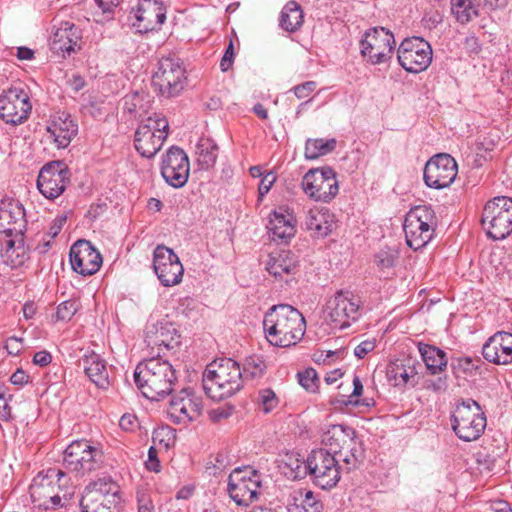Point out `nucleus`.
<instances>
[{
  "instance_id": "16",
  "label": "nucleus",
  "mask_w": 512,
  "mask_h": 512,
  "mask_svg": "<svg viewBox=\"0 0 512 512\" xmlns=\"http://www.w3.org/2000/svg\"><path fill=\"white\" fill-rule=\"evenodd\" d=\"M304 193L315 201L329 202L338 193L336 174L330 167L310 169L302 179Z\"/></svg>"
},
{
  "instance_id": "32",
  "label": "nucleus",
  "mask_w": 512,
  "mask_h": 512,
  "mask_svg": "<svg viewBox=\"0 0 512 512\" xmlns=\"http://www.w3.org/2000/svg\"><path fill=\"white\" fill-rule=\"evenodd\" d=\"M24 216V209L18 201L2 202L0 207V239L12 234H23Z\"/></svg>"
},
{
  "instance_id": "31",
  "label": "nucleus",
  "mask_w": 512,
  "mask_h": 512,
  "mask_svg": "<svg viewBox=\"0 0 512 512\" xmlns=\"http://www.w3.org/2000/svg\"><path fill=\"white\" fill-rule=\"evenodd\" d=\"M57 148H66L78 133V125L71 115L61 112L54 115L46 128Z\"/></svg>"
},
{
  "instance_id": "46",
  "label": "nucleus",
  "mask_w": 512,
  "mask_h": 512,
  "mask_svg": "<svg viewBox=\"0 0 512 512\" xmlns=\"http://www.w3.org/2000/svg\"><path fill=\"white\" fill-rule=\"evenodd\" d=\"M266 369L264 360L259 356H251L245 359L243 363L242 382L244 380H254L261 378Z\"/></svg>"
},
{
  "instance_id": "6",
  "label": "nucleus",
  "mask_w": 512,
  "mask_h": 512,
  "mask_svg": "<svg viewBox=\"0 0 512 512\" xmlns=\"http://www.w3.org/2000/svg\"><path fill=\"white\" fill-rule=\"evenodd\" d=\"M451 424L461 440L470 442L483 434L487 420L481 406L476 401L467 399L456 405Z\"/></svg>"
},
{
  "instance_id": "33",
  "label": "nucleus",
  "mask_w": 512,
  "mask_h": 512,
  "mask_svg": "<svg viewBox=\"0 0 512 512\" xmlns=\"http://www.w3.org/2000/svg\"><path fill=\"white\" fill-rule=\"evenodd\" d=\"M80 365L87 377L100 389H107L110 385V379L106 361L94 351L86 352Z\"/></svg>"
},
{
  "instance_id": "19",
  "label": "nucleus",
  "mask_w": 512,
  "mask_h": 512,
  "mask_svg": "<svg viewBox=\"0 0 512 512\" xmlns=\"http://www.w3.org/2000/svg\"><path fill=\"white\" fill-rule=\"evenodd\" d=\"M202 398L190 389H182L171 397L167 414L175 424L186 425L202 415Z\"/></svg>"
},
{
  "instance_id": "58",
  "label": "nucleus",
  "mask_w": 512,
  "mask_h": 512,
  "mask_svg": "<svg viewBox=\"0 0 512 512\" xmlns=\"http://www.w3.org/2000/svg\"><path fill=\"white\" fill-rule=\"evenodd\" d=\"M376 347V340L375 339H367L362 342H360L354 349V355L359 358L363 359L368 353L373 351Z\"/></svg>"
},
{
  "instance_id": "40",
  "label": "nucleus",
  "mask_w": 512,
  "mask_h": 512,
  "mask_svg": "<svg viewBox=\"0 0 512 512\" xmlns=\"http://www.w3.org/2000/svg\"><path fill=\"white\" fill-rule=\"evenodd\" d=\"M334 455L339 464L342 462V470L349 472L355 469L362 461L363 449L361 442L355 435L351 439L349 446L344 445L343 448L338 450Z\"/></svg>"
},
{
  "instance_id": "36",
  "label": "nucleus",
  "mask_w": 512,
  "mask_h": 512,
  "mask_svg": "<svg viewBox=\"0 0 512 512\" xmlns=\"http://www.w3.org/2000/svg\"><path fill=\"white\" fill-rule=\"evenodd\" d=\"M356 435L353 428L341 424L330 425L321 435L322 448L318 450H326L335 454L342 449L344 445L349 446L351 439Z\"/></svg>"
},
{
  "instance_id": "61",
  "label": "nucleus",
  "mask_w": 512,
  "mask_h": 512,
  "mask_svg": "<svg viewBox=\"0 0 512 512\" xmlns=\"http://www.w3.org/2000/svg\"><path fill=\"white\" fill-rule=\"evenodd\" d=\"M22 339L12 336L7 339L5 348L7 349L8 353L11 355H17L21 349H22Z\"/></svg>"
},
{
  "instance_id": "35",
  "label": "nucleus",
  "mask_w": 512,
  "mask_h": 512,
  "mask_svg": "<svg viewBox=\"0 0 512 512\" xmlns=\"http://www.w3.org/2000/svg\"><path fill=\"white\" fill-rule=\"evenodd\" d=\"M305 226L314 237L324 238L336 228L335 216L326 208H312L307 213Z\"/></svg>"
},
{
  "instance_id": "29",
  "label": "nucleus",
  "mask_w": 512,
  "mask_h": 512,
  "mask_svg": "<svg viewBox=\"0 0 512 512\" xmlns=\"http://www.w3.org/2000/svg\"><path fill=\"white\" fill-rule=\"evenodd\" d=\"M81 38L79 27L69 21L61 22L53 33L50 48L53 53L65 58L75 51Z\"/></svg>"
},
{
  "instance_id": "60",
  "label": "nucleus",
  "mask_w": 512,
  "mask_h": 512,
  "mask_svg": "<svg viewBox=\"0 0 512 512\" xmlns=\"http://www.w3.org/2000/svg\"><path fill=\"white\" fill-rule=\"evenodd\" d=\"M157 450L151 446L148 450V459L146 461V467L149 471L159 472L161 470V464L157 457Z\"/></svg>"
},
{
  "instance_id": "15",
  "label": "nucleus",
  "mask_w": 512,
  "mask_h": 512,
  "mask_svg": "<svg viewBox=\"0 0 512 512\" xmlns=\"http://www.w3.org/2000/svg\"><path fill=\"white\" fill-rule=\"evenodd\" d=\"M432 56L431 45L421 37L404 39L397 50L400 66L410 73L426 70L432 62Z\"/></svg>"
},
{
  "instance_id": "62",
  "label": "nucleus",
  "mask_w": 512,
  "mask_h": 512,
  "mask_svg": "<svg viewBox=\"0 0 512 512\" xmlns=\"http://www.w3.org/2000/svg\"><path fill=\"white\" fill-rule=\"evenodd\" d=\"M51 361H52V356L46 350L38 351L33 356V363L35 365H38L41 367H45V366L49 365L51 363Z\"/></svg>"
},
{
  "instance_id": "56",
  "label": "nucleus",
  "mask_w": 512,
  "mask_h": 512,
  "mask_svg": "<svg viewBox=\"0 0 512 512\" xmlns=\"http://www.w3.org/2000/svg\"><path fill=\"white\" fill-rule=\"evenodd\" d=\"M317 87L315 81H307L293 87V92L298 99L308 97Z\"/></svg>"
},
{
  "instance_id": "28",
  "label": "nucleus",
  "mask_w": 512,
  "mask_h": 512,
  "mask_svg": "<svg viewBox=\"0 0 512 512\" xmlns=\"http://www.w3.org/2000/svg\"><path fill=\"white\" fill-rule=\"evenodd\" d=\"M265 268L275 279L289 283L299 272L300 264L298 257L294 253L280 250L269 254Z\"/></svg>"
},
{
  "instance_id": "21",
  "label": "nucleus",
  "mask_w": 512,
  "mask_h": 512,
  "mask_svg": "<svg viewBox=\"0 0 512 512\" xmlns=\"http://www.w3.org/2000/svg\"><path fill=\"white\" fill-rule=\"evenodd\" d=\"M457 163L449 154H437L430 158L424 167L425 184L434 189L450 186L457 176Z\"/></svg>"
},
{
  "instance_id": "41",
  "label": "nucleus",
  "mask_w": 512,
  "mask_h": 512,
  "mask_svg": "<svg viewBox=\"0 0 512 512\" xmlns=\"http://www.w3.org/2000/svg\"><path fill=\"white\" fill-rule=\"evenodd\" d=\"M419 352L431 374L440 373L446 368L447 357L443 350L429 344H420Z\"/></svg>"
},
{
  "instance_id": "39",
  "label": "nucleus",
  "mask_w": 512,
  "mask_h": 512,
  "mask_svg": "<svg viewBox=\"0 0 512 512\" xmlns=\"http://www.w3.org/2000/svg\"><path fill=\"white\" fill-rule=\"evenodd\" d=\"M280 468L288 478H304L308 474V458L305 460L299 453L287 452L280 460Z\"/></svg>"
},
{
  "instance_id": "42",
  "label": "nucleus",
  "mask_w": 512,
  "mask_h": 512,
  "mask_svg": "<svg viewBox=\"0 0 512 512\" xmlns=\"http://www.w3.org/2000/svg\"><path fill=\"white\" fill-rule=\"evenodd\" d=\"M280 26L288 31L294 32L303 24V11L299 4L294 1L288 2L280 13Z\"/></svg>"
},
{
  "instance_id": "55",
  "label": "nucleus",
  "mask_w": 512,
  "mask_h": 512,
  "mask_svg": "<svg viewBox=\"0 0 512 512\" xmlns=\"http://www.w3.org/2000/svg\"><path fill=\"white\" fill-rule=\"evenodd\" d=\"M362 393H363L362 382H361L360 378L355 375L353 377V391L349 395L348 399L345 401V404L346 405L351 404V405H354V406H359L360 405V400H358L356 398L361 396Z\"/></svg>"
},
{
  "instance_id": "50",
  "label": "nucleus",
  "mask_w": 512,
  "mask_h": 512,
  "mask_svg": "<svg viewBox=\"0 0 512 512\" xmlns=\"http://www.w3.org/2000/svg\"><path fill=\"white\" fill-rule=\"evenodd\" d=\"M299 384L309 392H315L318 387L317 372L313 368H307L297 374Z\"/></svg>"
},
{
  "instance_id": "12",
  "label": "nucleus",
  "mask_w": 512,
  "mask_h": 512,
  "mask_svg": "<svg viewBox=\"0 0 512 512\" xmlns=\"http://www.w3.org/2000/svg\"><path fill=\"white\" fill-rule=\"evenodd\" d=\"M341 471L342 467L332 452L314 449L308 455V474L321 489L335 487L341 478Z\"/></svg>"
},
{
  "instance_id": "44",
  "label": "nucleus",
  "mask_w": 512,
  "mask_h": 512,
  "mask_svg": "<svg viewBox=\"0 0 512 512\" xmlns=\"http://www.w3.org/2000/svg\"><path fill=\"white\" fill-rule=\"evenodd\" d=\"M451 11L456 20L462 24L478 16V7L474 0H451Z\"/></svg>"
},
{
  "instance_id": "13",
  "label": "nucleus",
  "mask_w": 512,
  "mask_h": 512,
  "mask_svg": "<svg viewBox=\"0 0 512 512\" xmlns=\"http://www.w3.org/2000/svg\"><path fill=\"white\" fill-rule=\"evenodd\" d=\"M169 123L166 118L155 115L140 124L135 132V149L142 157H153L168 136Z\"/></svg>"
},
{
  "instance_id": "26",
  "label": "nucleus",
  "mask_w": 512,
  "mask_h": 512,
  "mask_svg": "<svg viewBox=\"0 0 512 512\" xmlns=\"http://www.w3.org/2000/svg\"><path fill=\"white\" fill-rule=\"evenodd\" d=\"M145 342L152 349L173 350L180 344V334L169 320H151L146 326Z\"/></svg>"
},
{
  "instance_id": "52",
  "label": "nucleus",
  "mask_w": 512,
  "mask_h": 512,
  "mask_svg": "<svg viewBox=\"0 0 512 512\" xmlns=\"http://www.w3.org/2000/svg\"><path fill=\"white\" fill-rule=\"evenodd\" d=\"M275 181L276 175L273 172H268L261 178L258 186L259 201H261L263 197L270 191Z\"/></svg>"
},
{
  "instance_id": "20",
  "label": "nucleus",
  "mask_w": 512,
  "mask_h": 512,
  "mask_svg": "<svg viewBox=\"0 0 512 512\" xmlns=\"http://www.w3.org/2000/svg\"><path fill=\"white\" fill-rule=\"evenodd\" d=\"M70 180V173L61 161H52L45 164L37 178V188L47 199L58 198L66 189Z\"/></svg>"
},
{
  "instance_id": "49",
  "label": "nucleus",
  "mask_w": 512,
  "mask_h": 512,
  "mask_svg": "<svg viewBox=\"0 0 512 512\" xmlns=\"http://www.w3.org/2000/svg\"><path fill=\"white\" fill-rule=\"evenodd\" d=\"M279 404V399L276 396L275 392L270 389H262L258 394V405L259 409L264 413H270L273 409H275Z\"/></svg>"
},
{
  "instance_id": "57",
  "label": "nucleus",
  "mask_w": 512,
  "mask_h": 512,
  "mask_svg": "<svg viewBox=\"0 0 512 512\" xmlns=\"http://www.w3.org/2000/svg\"><path fill=\"white\" fill-rule=\"evenodd\" d=\"M211 463L213 464V474L220 473L224 471L227 466L230 464V459L227 453L225 452H218L215 456H213V460H211Z\"/></svg>"
},
{
  "instance_id": "47",
  "label": "nucleus",
  "mask_w": 512,
  "mask_h": 512,
  "mask_svg": "<svg viewBox=\"0 0 512 512\" xmlns=\"http://www.w3.org/2000/svg\"><path fill=\"white\" fill-rule=\"evenodd\" d=\"M479 363V359H473L470 357H459L452 361L451 367L454 375L457 378H466L475 375L476 371L479 368Z\"/></svg>"
},
{
  "instance_id": "18",
  "label": "nucleus",
  "mask_w": 512,
  "mask_h": 512,
  "mask_svg": "<svg viewBox=\"0 0 512 512\" xmlns=\"http://www.w3.org/2000/svg\"><path fill=\"white\" fill-rule=\"evenodd\" d=\"M153 269L164 287H173L181 283L184 267L178 255L164 245H158L153 252Z\"/></svg>"
},
{
  "instance_id": "14",
  "label": "nucleus",
  "mask_w": 512,
  "mask_h": 512,
  "mask_svg": "<svg viewBox=\"0 0 512 512\" xmlns=\"http://www.w3.org/2000/svg\"><path fill=\"white\" fill-rule=\"evenodd\" d=\"M394 35L384 27L368 29L360 41L361 55L372 65L387 63L393 54Z\"/></svg>"
},
{
  "instance_id": "23",
  "label": "nucleus",
  "mask_w": 512,
  "mask_h": 512,
  "mask_svg": "<svg viewBox=\"0 0 512 512\" xmlns=\"http://www.w3.org/2000/svg\"><path fill=\"white\" fill-rule=\"evenodd\" d=\"M161 174L166 183L174 188H181L187 183L190 163L184 150L171 147L167 151L162 160Z\"/></svg>"
},
{
  "instance_id": "45",
  "label": "nucleus",
  "mask_w": 512,
  "mask_h": 512,
  "mask_svg": "<svg viewBox=\"0 0 512 512\" xmlns=\"http://www.w3.org/2000/svg\"><path fill=\"white\" fill-rule=\"evenodd\" d=\"M336 147V140L331 139H308L305 145V157L315 160L332 152Z\"/></svg>"
},
{
  "instance_id": "24",
  "label": "nucleus",
  "mask_w": 512,
  "mask_h": 512,
  "mask_svg": "<svg viewBox=\"0 0 512 512\" xmlns=\"http://www.w3.org/2000/svg\"><path fill=\"white\" fill-rule=\"evenodd\" d=\"M132 25L139 33L157 31L166 20V7L158 0H140L136 10L131 12Z\"/></svg>"
},
{
  "instance_id": "10",
  "label": "nucleus",
  "mask_w": 512,
  "mask_h": 512,
  "mask_svg": "<svg viewBox=\"0 0 512 512\" xmlns=\"http://www.w3.org/2000/svg\"><path fill=\"white\" fill-rule=\"evenodd\" d=\"M63 454L64 466L81 474L99 469L104 461L102 449L86 439L71 442Z\"/></svg>"
},
{
  "instance_id": "22",
  "label": "nucleus",
  "mask_w": 512,
  "mask_h": 512,
  "mask_svg": "<svg viewBox=\"0 0 512 512\" xmlns=\"http://www.w3.org/2000/svg\"><path fill=\"white\" fill-rule=\"evenodd\" d=\"M185 69L179 60L166 57L158 63L153 76V83L159 87L161 94L168 97L176 96L184 88Z\"/></svg>"
},
{
  "instance_id": "48",
  "label": "nucleus",
  "mask_w": 512,
  "mask_h": 512,
  "mask_svg": "<svg viewBox=\"0 0 512 512\" xmlns=\"http://www.w3.org/2000/svg\"><path fill=\"white\" fill-rule=\"evenodd\" d=\"M399 258L396 248L385 247L375 254V263L381 270L393 268Z\"/></svg>"
},
{
  "instance_id": "30",
  "label": "nucleus",
  "mask_w": 512,
  "mask_h": 512,
  "mask_svg": "<svg viewBox=\"0 0 512 512\" xmlns=\"http://www.w3.org/2000/svg\"><path fill=\"white\" fill-rule=\"evenodd\" d=\"M0 257L11 268L23 266L29 259V249L25 246L23 234H12L0 239Z\"/></svg>"
},
{
  "instance_id": "2",
  "label": "nucleus",
  "mask_w": 512,
  "mask_h": 512,
  "mask_svg": "<svg viewBox=\"0 0 512 512\" xmlns=\"http://www.w3.org/2000/svg\"><path fill=\"white\" fill-rule=\"evenodd\" d=\"M134 379L144 397L150 400H159L173 391L177 373L168 360L157 355L136 366Z\"/></svg>"
},
{
  "instance_id": "64",
  "label": "nucleus",
  "mask_w": 512,
  "mask_h": 512,
  "mask_svg": "<svg viewBox=\"0 0 512 512\" xmlns=\"http://www.w3.org/2000/svg\"><path fill=\"white\" fill-rule=\"evenodd\" d=\"M66 223V217L65 216H58L56 217L51 226H50V229H49V234L52 236V237H55L57 236L60 231L62 230L64 224Z\"/></svg>"
},
{
  "instance_id": "9",
  "label": "nucleus",
  "mask_w": 512,
  "mask_h": 512,
  "mask_svg": "<svg viewBox=\"0 0 512 512\" xmlns=\"http://www.w3.org/2000/svg\"><path fill=\"white\" fill-rule=\"evenodd\" d=\"M361 299L351 291H338L328 301L325 318L335 329H345L361 316Z\"/></svg>"
},
{
  "instance_id": "5",
  "label": "nucleus",
  "mask_w": 512,
  "mask_h": 512,
  "mask_svg": "<svg viewBox=\"0 0 512 512\" xmlns=\"http://www.w3.org/2000/svg\"><path fill=\"white\" fill-rule=\"evenodd\" d=\"M65 479V473L58 469H49L46 474L39 473L29 487L30 496L35 504L44 509H56L63 506L62 500H69L72 492L66 490L60 494V482Z\"/></svg>"
},
{
  "instance_id": "27",
  "label": "nucleus",
  "mask_w": 512,
  "mask_h": 512,
  "mask_svg": "<svg viewBox=\"0 0 512 512\" xmlns=\"http://www.w3.org/2000/svg\"><path fill=\"white\" fill-rule=\"evenodd\" d=\"M482 355L485 360L495 365L512 363V333L498 331L484 343Z\"/></svg>"
},
{
  "instance_id": "38",
  "label": "nucleus",
  "mask_w": 512,
  "mask_h": 512,
  "mask_svg": "<svg viewBox=\"0 0 512 512\" xmlns=\"http://www.w3.org/2000/svg\"><path fill=\"white\" fill-rule=\"evenodd\" d=\"M287 509L289 512H322L323 505L312 491L298 489L290 494Z\"/></svg>"
},
{
  "instance_id": "1",
  "label": "nucleus",
  "mask_w": 512,
  "mask_h": 512,
  "mask_svg": "<svg viewBox=\"0 0 512 512\" xmlns=\"http://www.w3.org/2000/svg\"><path fill=\"white\" fill-rule=\"evenodd\" d=\"M263 330L271 345L286 348L303 338L306 321L302 313L291 305H273L264 315Z\"/></svg>"
},
{
  "instance_id": "34",
  "label": "nucleus",
  "mask_w": 512,
  "mask_h": 512,
  "mask_svg": "<svg viewBox=\"0 0 512 512\" xmlns=\"http://www.w3.org/2000/svg\"><path fill=\"white\" fill-rule=\"evenodd\" d=\"M417 370L411 359L395 360L387 366V379L395 387L415 386L418 382Z\"/></svg>"
},
{
  "instance_id": "17",
  "label": "nucleus",
  "mask_w": 512,
  "mask_h": 512,
  "mask_svg": "<svg viewBox=\"0 0 512 512\" xmlns=\"http://www.w3.org/2000/svg\"><path fill=\"white\" fill-rule=\"evenodd\" d=\"M31 109L30 97L20 86H14L0 95V118L7 124L16 126L23 123Z\"/></svg>"
},
{
  "instance_id": "7",
  "label": "nucleus",
  "mask_w": 512,
  "mask_h": 512,
  "mask_svg": "<svg viewBox=\"0 0 512 512\" xmlns=\"http://www.w3.org/2000/svg\"><path fill=\"white\" fill-rule=\"evenodd\" d=\"M262 475L253 467L235 468L228 477L227 492L238 505L247 507L258 499Z\"/></svg>"
},
{
  "instance_id": "4",
  "label": "nucleus",
  "mask_w": 512,
  "mask_h": 512,
  "mask_svg": "<svg viewBox=\"0 0 512 512\" xmlns=\"http://www.w3.org/2000/svg\"><path fill=\"white\" fill-rule=\"evenodd\" d=\"M437 225V217L431 206L412 208L403 224L407 245L415 251L425 247L434 238Z\"/></svg>"
},
{
  "instance_id": "3",
  "label": "nucleus",
  "mask_w": 512,
  "mask_h": 512,
  "mask_svg": "<svg viewBox=\"0 0 512 512\" xmlns=\"http://www.w3.org/2000/svg\"><path fill=\"white\" fill-rule=\"evenodd\" d=\"M203 389L208 397L220 401L242 388V371L231 358L217 359L207 365L203 374Z\"/></svg>"
},
{
  "instance_id": "11",
  "label": "nucleus",
  "mask_w": 512,
  "mask_h": 512,
  "mask_svg": "<svg viewBox=\"0 0 512 512\" xmlns=\"http://www.w3.org/2000/svg\"><path fill=\"white\" fill-rule=\"evenodd\" d=\"M119 500L116 483L110 478H101L86 486L80 500L81 512H114Z\"/></svg>"
},
{
  "instance_id": "54",
  "label": "nucleus",
  "mask_w": 512,
  "mask_h": 512,
  "mask_svg": "<svg viewBox=\"0 0 512 512\" xmlns=\"http://www.w3.org/2000/svg\"><path fill=\"white\" fill-rule=\"evenodd\" d=\"M119 427L125 432H134L139 427V422L134 414L125 413L119 419Z\"/></svg>"
},
{
  "instance_id": "8",
  "label": "nucleus",
  "mask_w": 512,
  "mask_h": 512,
  "mask_svg": "<svg viewBox=\"0 0 512 512\" xmlns=\"http://www.w3.org/2000/svg\"><path fill=\"white\" fill-rule=\"evenodd\" d=\"M482 224L488 237L505 239L512 233V199L498 196L488 201L483 209Z\"/></svg>"
},
{
  "instance_id": "51",
  "label": "nucleus",
  "mask_w": 512,
  "mask_h": 512,
  "mask_svg": "<svg viewBox=\"0 0 512 512\" xmlns=\"http://www.w3.org/2000/svg\"><path fill=\"white\" fill-rule=\"evenodd\" d=\"M78 310V303L74 300L61 302L56 311V319L59 321H69Z\"/></svg>"
},
{
  "instance_id": "63",
  "label": "nucleus",
  "mask_w": 512,
  "mask_h": 512,
  "mask_svg": "<svg viewBox=\"0 0 512 512\" xmlns=\"http://www.w3.org/2000/svg\"><path fill=\"white\" fill-rule=\"evenodd\" d=\"M29 376L22 370L17 369L10 377V382L14 385L22 386L28 382Z\"/></svg>"
},
{
  "instance_id": "43",
  "label": "nucleus",
  "mask_w": 512,
  "mask_h": 512,
  "mask_svg": "<svg viewBox=\"0 0 512 512\" xmlns=\"http://www.w3.org/2000/svg\"><path fill=\"white\" fill-rule=\"evenodd\" d=\"M197 162L201 169H209L214 166L218 155L217 144L209 139L202 138L196 146Z\"/></svg>"
},
{
  "instance_id": "53",
  "label": "nucleus",
  "mask_w": 512,
  "mask_h": 512,
  "mask_svg": "<svg viewBox=\"0 0 512 512\" xmlns=\"http://www.w3.org/2000/svg\"><path fill=\"white\" fill-rule=\"evenodd\" d=\"M138 512H155L153 500L145 491L137 492Z\"/></svg>"
},
{
  "instance_id": "59",
  "label": "nucleus",
  "mask_w": 512,
  "mask_h": 512,
  "mask_svg": "<svg viewBox=\"0 0 512 512\" xmlns=\"http://www.w3.org/2000/svg\"><path fill=\"white\" fill-rule=\"evenodd\" d=\"M234 56H235L234 45H233V42L230 41L225 50V53L220 61V69L223 72L230 69V67L232 66L233 61H234Z\"/></svg>"
},
{
  "instance_id": "25",
  "label": "nucleus",
  "mask_w": 512,
  "mask_h": 512,
  "mask_svg": "<svg viewBox=\"0 0 512 512\" xmlns=\"http://www.w3.org/2000/svg\"><path fill=\"white\" fill-rule=\"evenodd\" d=\"M69 256L72 269L83 276L95 274L102 265L101 254L87 240L76 241Z\"/></svg>"
},
{
  "instance_id": "37",
  "label": "nucleus",
  "mask_w": 512,
  "mask_h": 512,
  "mask_svg": "<svg viewBox=\"0 0 512 512\" xmlns=\"http://www.w3.org/2000/svg\"><path fill=\"white\" fill-rule=\"evenodd\" d=\"M296 220L291 212L279 207L270 218L268 229L273 235V239L287 240L295 235Z\"/></svg>"
}]
</instances>
